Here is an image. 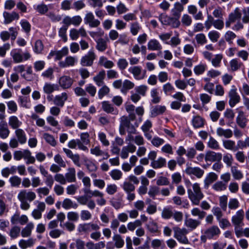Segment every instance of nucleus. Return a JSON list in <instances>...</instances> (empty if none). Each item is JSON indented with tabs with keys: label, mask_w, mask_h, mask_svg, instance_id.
<instances>
[{
	"label": "nucleus",
	"mask_w": 249,
	"mask_h": 249,
	"mask_svg": "<svg viewBox=\"0 0 249 249\" xmlns=\"http://www.w3.org/2000/svg\"><path fill=\"white\" fill-rule=\"evenodd\" d=\"M99 228V226L97 224L88 223L79 224L77 228V231L80 233L88 232L91 231H97Z\"/></svg>",
	"instance_id": "6e6552de"
},
{
	"label": "nucleus",
	"mask_w": 249,
	"mask_h": 249,
	"mask_svg": "<svg viewBox=\"0 0 249 249\" xmlns=\"http://www.w3.org/2000/svg\"><path fill=\"white\" fill-rule=\"evenodd\" d=\"M42 137L45 142L52 146L55 147L56 145L57 142L52 135L48 133H44L43 134Z\"/></svg>",
	"instance_id": "79ce46f5"
},
{
	"label": "nucleus",
	"mask_w": 249,
	"mask_h": 249,
	"mask_svg": "<svg viewBox=\"0 0 249 249\" xmlns=\"http://www.w3.org/2000/svg\"><path fill=\"white\" fill-rule=\"evenodd\" d=\"M226 188V184L222 181H217L212 185V189L217 192L224 191Z\"/></svg>",
	"instance_id": "09e8293b"
},
{
	"label": "nucleus",
	"mask_w": 249,
	"mask_h": 249,
	"mask_svg": "<svg viewBox=\"0 0 249 249\" xmlns=\"http://www.w3.org/2000/svg\"><path fill=\"white\" fill-rule=\"evenodd\" d=\"M148 49L150 51H160L162 49V46L156 39L150 40L147 43Z\"/></svg>",
	"instance_id": "c85d7f7f"
},
{
	"label": "nucleus",
	"mask_w": 249,
	"mask_h": 249,
	"mask_svg": "<svg viewBox=\"0 0 249 249\" xmlns=\"http://www.w3.org/2000/svg\"><path fill=\"white\" fill-rule=\"evenodd\" d=\"M107 48V42L104 39L100 38L96 41V48L98 51L103 52Z\"/></svg>",
	"instance_id": "37998d69"
},
{
	"label": "nucleus",
	"mask_w": 249,
	"mask_h": 249,
	"mask_svg": "<svg viewBox=\"0 0 249 249\" xmlns=\"http://www.w3.org/2000/svg\"><path fill=\"white\" fill-rule=\"evenodd\" d=\"M110 92L109 88L106 85L102 86V88L100 89L98 92V97L102 99L104 96L107 95Z\"/></svg>",
	"instance_id": "680f3d73"
},
{
	"label": "nucleus",
	"mask_w": 249,
	"mask_h": 249,
	"mask_svg": "<svg viewBox=\"0 0 249 249\" xmlns=\"http://www.w3.org/2000/svg\"><path fill=\"white\" fill-rule=\"evenodd\" d=\"M207 69V65L205 64H200L195 66L194 71L196 75H199L203 74Z\"/></svg>",
	"instance_id": "4d7b16f0"
},
{
	"label": "nucleus",
	"mask_w": 249,
	"mask_h": 249,
	"mask_svg": "<svg viewBox=\"0 0 249 249\" xmlns=\"http://www.w3.org/2000/svg\"><path fill=\"white\" fill-rule=\"evenodd\" d=\"M117 65L120 71H124L128 67V62L125 58H121L118 60Z\"/></svg>",
	"instance_id": "bf43d9fd"
},
{
	"label": "nucleus",
	"mask_w": 249,
	"mask_h": 249,
	"mask_svg": "<svg viewBox=\"0 0 249 249\" xmlns=\"http://www.w3.org/2000/svg\"><path fill=\"white\" fill-rule=\"evenodd\" d=\"M150 95L152 98L151 102L154 104H157L160 102V97L159 96V92L157 89H153L150 91Z\"/></svg>",
	"instance_id": "0e129e2a"
},
{
	"label": "nucleus",
	"mask_w": 249,
	"mask_h": 249,
	"mask_svg": "<svg viewBox=\"0 0 249 249\" xmlns=\"http://www.w3.org/2000/svg\"><path fill=\"white\" fill-rule=\"evenodd\" d=\"M216 134L219 137H224L226 139L231 138L233 135V132L230 129H223L218 127L216 129Z\"/></svg>",
	"instance_id": "c756f323"
},
{
	"label": "nucleus",
	"mask_w": 249,
	"mask_h": 249,
	"mask_svg": "<svg viewBox=\"0 0 249 249\" xmlns=\"http://www.w3.org/2000/svg\"><path fill=\"white\" fill-rule=\"evenodd\" d=\"M231 171L233 178L236 180H240L243 178V174L242 172L239 170L236 166H231Z\"/></svg>",
	"instance_id": "a19ab883"
},
{
	"label": "nucleus",
	"mask_w": 249,
	"mask_h": 249,
	"mask_svg": "<svg viewBox=\"0 0 249 249\" xmlns=\"http://www.w3.org/2000/svg\"><path fill=\"white\" fill-rule=\"evenodd\" d=\"M221 233L220 229L217 226L213 225L206 229L200 237L201 241L205 243L207 240H211L219 236Z\"/></svg>",
	"instance_id": "7ed1b4c3"
},
{
	"label": "nucleus",
	"mask_w": 249,
	"mask_h": 249,
	"mask_svg": "<svg viewBox=\"0 0 249 249\" xmlns=\"http://www.w3.org/2000/svg\"><path fill=\"white\" fill-rule=\"evenodd\" d=\"M17 197L20 202V208L23 210L26 211L30 208L29 202L36 199V194L31 190L22 189L19 192Z\"/></svg>",
	"instance_id": "f257e3e1"
},
{
	"label": "nucleus",
	"mask_w": 249,
	"mask_h": 249,
	"mask_svg": "<svg viewBox=\"0 0 249 249\" xmlns=\"http://www.w3.org/2000/svg\"><path fill=\"white\" fill-rule=\"evenodd\" d=\"M84 20L85 23L89 24L91 27H97L100 24V21L95 18L93 14L91 12L87 13Z\"/></svg>",
	"instance_id": "4468645a"
},
{
	"label": "nucleus",
	"mask_w": 249,
	"mask_h": 249,
	"mask_svg": "<svg viewBox=\"0 0 249 249\" xmlns=\"http://www.w3.org/2000/svg\"><path fill=\"white\" fill-rule=\"evenodd\" d=\"M166 110L165 106H157L151 110V115L153 117L163 113Z\"/></svg>",
	"instance_id": "3c124183"
},
{
	"label": "nucleus",
	"mask_w": 249,
	"mask_h": 249,
	"mask_svg": "<svg viewBox=\"0 0 249 249\" xmlns=\"http://www.w3.org/2000/svg\"><path fill=\"white\" fill-rule=\"evenodd\" d=\"M57 85L51 83H45L43 87V92L47 94H50L55 90H58Z\"/></svg>",
	"instance_id": "2f4dec72"
},
{
	"label": "nucleus",
	"mask_w": 249,
	"mask_h": 249,
	"mask_svg": "<svg viewBox=\"0 0 249 249\" xmlns=\"http://www.w3.org/2000/svg\"><path fill=\"white\" fill-rule=\"evenodd\" d=\"M136 150V147L133 144H130L127 146L123 147L120 156L122 159H125L128 158L129 153H133L135 152Z\"/></svg>",
	"instance_id": "a211bd4d"
},
{
	"label": "nucleus",
	"mask_w": 249,
	"mask_h": 249,
	"mask_svg": "<svg viewBox=\"0 0 249 249\" xmlns=\"http://www.w3.org/2000/svg\"><path fill=\"white\" fill-rule=\"evenodd\" d=\"M35 242L36 239L33 238H29L28 240L21 239L18 242V246L22 249H26L33 247Z\"/></svg>",
	"instance_id": "7c9ffc66"
},
{
	"label": "nucleus",
	"mask_w": 249,
	"mask_h": 249,
	"mask_svg": "<svg viewBox=\"0 0 249 249\" xmlns=\"http://www.w3.org/2000/svg\"><path fill=\"white\" fill-rule=\"evenodd\" d=\"M142 27L138 22H132L130 24V31L133 36H136Z\"/></svg>",
	"instance_id": "603ef678"
},
{
	"label": "nucleus",
	"mask_w": 249,
	"mask_h": 249,
	"mask_svg": "<svg viewBox=\"0 0 249 249\" xmlns=\"http://www.w3.org/2000/svg\"><path fill=\"white\" fill-rule=\"evenodd\" d=\"M69 53V49L67 47H63L60 51H51L49 53L47 58L51 59L53 56H55V60H60L63 56H66Z\"/></svg>",
	"instance_id": "9d476101"
},
{
	"label": "nucleus",
	"mask_w": 249,
	"mask_h": 249,
	"mask_svg": "<svg viewBox=\"0 0 249 249\" xmlns=\"http://www.w3.org/2000/svg\"><path fill=\"white\" fill-rule=\"evenodd\" d=\"M73 83V80L69 76L63 75L58 80V84L63 89L70 88Z\"/></svg>",
	"instance_id": "2eb2a0df"
},
{
	"label": "nucleus",
	"mask_w": 249,
	"mask_h": 249,
	"mask_svg": "<svg viewBox=\"0 0 249 249\" xmlns=\"http://www.w3.org/2000/svg\"><path fill=\"white\" fill-rule=\"evenodd\" d=\"M201 222L198 220L193 218H188L185 221V226L190 228L191 230L196 229L200 224Z\"/></svg>",
	"instance_id": "c9c22d12"
},
{
	"label": "nucleus",
	"mask_w": 249,
	"mask_h": 249,
	"mask_svg": "<svg viewBox=\"0 0 249 249\" xmlns=\"http://www.w3.org/2000/svg\"><path fill=\"white\" fill-rule=\"evenodd\" d=\"M77 61L76 57L69 56L65 58L64 61H61L59 62L58 65L61 68H64L70 66H73Z\"/></svg>",
	"instance_id": "412c9836"
},
{
	"label": "nucleus",
	"mask_w": 249,
	"mask_h": 249,
	"mask_svg": "<svg viewBox=\"0 0 249 249\" xmlns=\"http://www.w3.org/2000/svg\"><path fill=\"white\" fill-rule=\"evenodd\" d=\"M98 64L107 69H110L114 66V63L113 61L108 60V59L104 56H101L99 57Z\"/></svg>",
	"instance_id": "bb28decb"
},
{
	"label": "nucleus",
	"mask_w": 249,
	"mask_h": 249,
	"mask_svg": "<svg viewBox=\"0 0 249 249\" xmlns=\"http://www.w3.org/2000/svg\"><path fill=\"white\" fill-rule=\"evenodd\" d=\"M244 213L243 210L238 211L236 214L232 217L231 221L235 226H240L243 225Z\"/></svg>",
	"instance_id": "aec40b11"
},
{
	"label": "nucleus",
	"mask_w": 249,
	"mask_h": 249,
	"mask_svg": "<svg viewBox=\"0 0 249 249\" xmlns=\"http://www.w3.org/2000/svg\"><path fill=\"white\" fill-rule=\"evenodd\" d=\"M121 187L126 193L133 192L135 189V187L134 184L128 180H125L121 185Z\"/></svg>",
	"instance_id": "de8ad7c7"
},
{
	"label": "nucleus",
	"mask_w": 249,
	"mask_h": 249,
	"mask_svg": "<svg viewBox=\"0 0 249 249\" xmlns=\"http://www.w3.org/2000/svg\"><path fill=\"white\" fill-rule=\"evenodd\" d=\"M243 65L237 58L232 59L230 62L231 70L232 71H237Z\"/></svg>",
	"instance_id": "49530a36"
},
{
	"label": "nucleus",
	"mask_w": 249,
	"mask_h": 249,
	"mask_svg": "<svg viewBox=\"0 0 249 249\" xmlns=\"http://www.w3.org/2000/svg\"><path fill=\"white\" fill-rule=\"evenodd\" d=\"M191 214L194 216H198L200 219H202L206 213L198 208H194L191 210Z\"/></svg>",
	"instance_id": "052dcab7"
},
{
	"label": "nucleus",
	"mask_w": 249,
	"mask_h": 249,
	"mask_svg": "<svg viewBox=\"0 0 249 249\" xmlns=\"http://www.w3.org/2000/svg\"><path fill=\"white\" fill-rule=\"evenodd\" d=\"M9 182L12 187H18L21 182V179L17 176H14L10 178Z\"/></svg>",
	"instance_id": "13d9d810"
},
{
	"label": "nucleus",
	"mask_w": 249,
	"mask_h": 249,
	"mask_svg": "<svg viewBox=\"0 0 249 249\" xmlns=\"http://www.w3.org/2000/svg\"><path fill=\"white\" fill-rule=\"evenodd\" d=\"M204 120L200 116H194L192 120V123L194 128L202 127L204 125Z\"/></svg>",
	"instance_id": "58836bf2"
},
{
	"label": "nucleus",
	"mask_w": 249,
	"mask_h": 249,
	"mask_svg": "<svg viewBox=\"0 0 249 249\" xmlns=\"http://www.w3.org/2000/svg\"><path fill=\"white\" fill-rule=\"evenodd\" d=\"M166 159L162 157H159L157 160L151 162V166L154 169L161 168L165 166Z\"/></svg>",
	"instance_id": "e433bc0d"
},
{
	"label": "nucleus",
	"mask_w": 249,
	"mask_h": 249,
	"mask_svg": "<svg viewBox=\"0 0 249 249\" xmlns=\"http://www.w3.org/2000/svg\"><path fill=\"white\" fill-rule=\"evenodd\" d=\"M15 133L16 139L19 142L20 144H23L26 142L27 138L24 130L21 128L16 129Z\"/></svg>",
	"instance_id": "393cba45"
},
{
	"label": "nucleus",
	"mask_w": 249,
	"mask_h": 249,
	"mask_svg": "<svg viewBox=\"0 0 249 249\" xmlns=\"http://www.w3.org/2000/svg\"><path fill=\"white\" fill-rule=\"evenodd\" d=\"M229 97V105L231 107H234L237 104L240 102L241 98L237 92V89L235 86H232L228 92Z\"/></svg>",
	"instance_id": "39448f33"
},
{
	"label": "nucleus",
	"mask_w": 249,
	"mask_h": 249,
	"mask_svg": "<svg viewBox=\"0 0 249 249\" xmlns=\"http://www.w3.org/2000/svg\"><path fill=\"white\" fill-rule=\"evenodd\" d=\"M128 71L136 80H142L145 77L146 71H144L142 73V68L140 66H131L128 68Z\"/></svg>",
	"instance_id": "0eeeda50"
},
{
	"label": "nucleus",
	"mask_w": 249,
	"mask_h": 249,
	"mask_svg": "<svg viewBox=\"0 0 249 249\" xmlns=\"http://www.w3.org/2000/svg\"><path fill=\"white\" fill-rule=\"evenodd\" d=\"M3 17L4 18V23L5 24H8L12 22L15 19H18L19 16L18 13L15 12H12V13H8L4 11L3 13Z\"/></svg>",
	"instance_id": "6ab92c4d"
},
{
	"label": "nucleus",
	"mask_w": 249,
	"mask_h": 249,
	"mask_svg": "<svg viewBox=\"0 0 249 249\" xmlns=\"http://www.w3.org/2000/svg\"><path fill=\"white\" fill-rule=\"evenodd\" d=\"M223 55L221 54L215 55L214 58L211 60L212 65L215 68L219 67Z\"/></svg>",
	"instance_id": "69168bd1"
},
{
	"label": "nucleus",
	"mask_w": 249,
	"mask_h": 249,
	"mask_svg": "<svg viewBox=\"0 0 249 249\" xmlns=\"http://www.w3.org/2000/svg\"><path fill=\"white\" fill-rule=\"evenodd\" d=\"M34 225L33 223H29L21 231V234L23 237H28L31 236Z\"/></svg>",
	"instance_id": "ea45409f"
},
{
	"label": "nucleus",
	"mask_w": 249,
	"mask_h": 249,
	"mask_svg": "<svg viewBox=\"0 0 249 249\" xmlns=\"http://www.w3.org/2000/svg\"><path fill=\"white\" fill-rule=\"evenodd\" d=\"M218 178L217 175L213 172L209 173L204 179V188L208 189L210 185Z\"/></svg>",
	"instance_id": "f3484780"
},
{
	"label": "nucleus",
	"mask_w": 249,
	"mask_h": 249,
	"mask_svg": "<svg viewBox=\"0 0 249 249\" xmlns=\"http://www.w3.org/2000/svg\"><path fill=\"white\" fill-rule=\"evenodd\" d=\"M101 105L102 109L106 113H110L114 115H117L119 114L118 109L108 101H103L102 102Z\"/></svg>",
	"instance_id": "dca6fc26"
},
{
	"label": "nucleus",
	"mask_w": 249,
	"mask_h": 249,
	"mask_svg": "<svg viewBox=\"0 0 249 249\" xmlns=\"http://www.w3.org/2000/svg\"><path fill=\"white\" fill-rule=\"evenodd\" d=\"M209 39L213 42H216L220 37V33L216 31L213 30L208 34Z\"/></svg>",
	"instance_id": "338daca9"
},
{
	"label": "nucleus",
	"mask_w": 249,
	"mask_h": 249,
	"mask_svg": "<svg viewBox=\"0 0 249 249\" xmlns=\"http://www.w3.org/2000/svg\"><path fill=\"white\" fill-rule=\"evenodd\" d=\"M62 207L66 210L77 209L78 205L70 198H65L62 202Z\"/></svg>",
	"instance_id": "473e14b6"
},
{
	"label": "nucleus",
	"mask_w": 249,
	"mask_h": 249,
	"mask_svg": "<svg viewBox=\"0 0 249 249\" xmlns=\"http://www.w3.org/2000/svg\"><path fill=\"white\" fill-rule=\"evenodd\" d=\"M28 150V149H25L23 151L16 150L14 151L13 153L14 160L17 161H19L22 158L24 159L26 157Z\"/></svg>",
	"instance_id": "a18cd8bd"
},
{
	"label": "nucleus",
	"mask_w": 249,
	"mask_h": 249,
	"mask_svg": "<svg viewBox=\"0 0 249 249\" xmlns=\"http://www.w3.org/2000/svg\"><path fill=\"white\" fill-rule=\"evenodd\" d=\"M223 147L227 150L235 151L237 150V145L236 146L234 141L231 140L222 141Z\"/></svg>",
	"instance_id": "4c0bfd02"
},
{
	"label": "nucleus",
	"mask_w": 249,
	"mask_h": 249,
	"mask_svg": "<svg viewBox=\"0 0 249 249\" xmlns=\"http://www.w3.org/2000/svg\"><path fill=\"white\" fill-rule=\"evenodd\" d=\"M222 155L221 153L215 152L213 151H208L205 153L206 162L221 161Z\"/></svg>",
	"instance_id": "9b49d317"
},
{
	"label": "nucleus",
	"mask_w": 249,
	"mask_h": 249,
	"mask_svg": "<svg viewBox=\"0 0 249 249\" xmlns=\"http://www.w3.org/2000/svg\"><path fill=\"white\" fill-rule=\"evenodd\" d=\"M96 58V54L93 51H89L88 53L82 57L80 59V64L84 67H90L93 64Z\"/></svg>",
	"instance_id": "423d86ee"
},
{
	"label": "nucleus",
	"mask_w": 249,
	"mask_h": 249,
	"mask_svg": "<svg viewBox=\"0 0 249 249\" xmlns=\"http://www.w3.org/2000/svg\"><path fill=\"white\" fill-rule=\"evenodd\" d=\"M75 247L77 249H84L85 247V243L80 239H77L75 242L71 243L70 245V249H74Z\"/></svg>",
	"instance_id": "6e6d98bb"
},
{
	"label": "nucleus",
	"mask_w": 249,
	"mask_h": 249,
	"mask_svg": "<svg viewBox=\"0 0 249 249\" xmlns=\"http://www.w3.org/2000/svg\"><path fill=\"white\" fill-rule=\"evenodd\" d=\"M187 193L188 198L192 203L195 205H198L200 201L204 197V195L198 183H195L192 185V189L188 188Z\"/></svg>",
	"instance_id": "f03ea898"
},
{
	"label": "nucleus",
	"mask_w": 249,
	"mask_h": 249,
	"mask_svg": "<svg viewBox=\"0 0 249 249\" xmlns=\"http://www.w3.org/2000/svg\"><path fill=\"white\" fill-rule=\"evenodd\" d=\"M106 76V71L103 70L100 71L95 76L93 77V80L98 87H101L105 84L104 80Z\"/></svg>",
	"instance_id": "5701e85b"
},
{
	"label": "nucleus",
	"mask_w": 249,
	"mask_h": 249,
	"mask_svg": "<svg viewBox=\"0 0 249 249\" xmlns=\"http://www.w3.org/2000/svg\"><path fill=\"white\" fill-rule=\"evenodd\" d=\"M20 231V227L15 226L10 230L9 235L13 239L16 238L19 235Z\"/></svg>",
	"instance_id": "774afa93"
},
{
	"label": "nucleus",
	"mask_w": 249,
	"mask_h": 249,
	"mask_svg": "<svg viewBox=\"0 0 249 249\" xmlns=\"http://www.w3.org/2000/svg\"><path fill=\"white\" fill-rule=\"evenodd\" d=\"M8 124L11 128L17 129L22 125V123L17 116L13 115L10 116L8 119Z\"/></svg>",
	"instance_id": "4be33fe9"
},
{
	"label": "nucleus",
	"mask_w": 249,
	"mask_h": 249,
	"mask_svg": "<svg viewBox=\"0 0 249 249\" xmlns=\"http://www.w3.org/2000/svg\"><path fill=\"white\" fill-rule=\"evenodd\" d=\"M90 151L91 154L97 157L102 156L103 160H107L109 157L108 153L102 150L99 146L91 148Z\"/></svg>",
	"instance_id": "b1692460"
},
{
	"label": "nucleus",
	"mask_w": 249,
	"mask_h": 249,
	"mask_svg": "<svg viewBox=\"0 0 249 249\" xmlns=\"http://www.w3.org/2000/svg\"><path fill=\"white\" fill-rule=\"evenodd\" d=\"M109 175L113 180H118L122 178L123 173L119 169H113L110 172Z\"/></svg>",
	"instance_id": "5fc2aeb1"
},
{
	"label": "nucleus",
	"mask_w": 249,
	"mask_h": 249,
	"mask_svg": "<svg viewBox=\"0 0 249 249\" xmlns=\"http://www.w3.org/2000/svg\"><path fill=\"white\" fill-rule=\"evenodd\" d=\"M241 16L242 14L240 12L239 8H236L233 12L229 14L228 18L225 22L226 27L229 28L231 23L234 22L237 20L240 19L241 18Z\"/></svg>",
	"instance_id": "1a4fd4ad"
},
{
	"label": "nucleus",
	"mask_w": 249,
	"mask_h": 249,
	"mask_svg": "<svg viewBox=\"0 0 249 249\" xmlns=\"http://www.w3.org/2000/svg\"><path fill=\"white\" fill-rule=\"evenodd\" d=\"M185 172L188 175H194L198 178H201L204 174V171L198 167L187 166Z\"/></svg>",
	"instance_id": "f8f14e48"
},
{
	"label": "nucleus",
	"mask_w": 249,
	"mask_h": 249,
	"mask_svg": "<svg viewBox=\"0 0 249 249\" xmlns=\"http://www.w3.org/2000/svg\"><path fill=\"white\" fill-rule=\"evenodd\" d=\"M75 172V170L73 167L69 168L68 169V172L65 175L67 182L71 183L76 181Z\"/></svg>",
	"instance_id": "f704fd0d"
},
{
	"label": "nucleus",
	"mask_w": 249,
	"mask_h": 249,
	"mask_svg": "<svg viewBox=\"0 0 249 249\" xmlns=\"http://www.w3.org/2000/svg\"><path fill=\"white\" fill-rule=\"evenodd\" d=\"M11 55L15 63H20L23 61L22 55L18 51L13 50L11 52Z\"/></svg>",
	"instance_id": "8fccbe9b"
},
{
	"label": "nucleus",
	"mask_w": 249,
	"mask_h": 249,
	"mask_svg": "<svg viewBox=\"0 0 249 249\" xmlns=\"http://www.w3.org/2000/svg\"><path fill=\"white\" fill-rule=\"evenodd\" d=\"M112 239L115 243V246L118 249L122 248L124 245V241L122 236L119 234H114Z\"/></svg>",
	"instance_id": "c03bdc74"
},
{
	"label": "nucleus",
	"mask_w": 249,
	"mask_h": 249,
	"mask_svg": "<svg viewBox=\"0 0 249 249\" xmlns=\"http://www.w3.org/2000/svg\"><path fill=\"white\" fill-rule=\"evenodd\" d=\"M10 130L7 124L4 121L0 122V137L2 139H5L9 136Z\"/></svg>",
	"instance_id": "a878e982"
},
{
	"label": "nucleus",
	"mask_w": 249,
	"mask_h": 249,
	"mask_svg": "<svg viewBox=\"0 0 249 249\" xmlns=\"http://www.w3.org/2000/svg\"><path fill=\"white\" fill-rule=\"evenodd\" d=\"M247 119L246 118L244 112L243 111H239L236 118V123L241 128H244L246 126Z\"/></svg>",
	"instance_id": "72a5a7b5"
},
{
	"label": "nucleus",
	"mask_w": 249,
	"mask_h": 249,
	"mask_svg": "<svg viewBox=\"0 0 249 249\" xmlns=\"http://www.w3.org/2000/svg\"><path fill=\"white\" fill-rule=\"evenodd\" d=\"M183 10V5L179 2H176L174 4V7L171 10V13L174 17L178 18Z\"/></svg>",
	"instance_id": "cd10ccee"
},
{
	"label": "nucleus",
	"mask_w": 249,
	"mask_h": 249,
	"mask_svg": "<svg viewBox=\"0 0 249 249\" xmlns=\"http://www.w3.org/2000/svg\"><path fill=\"white\" fill-rule=\"evenodd\" d=\"M173 231L174 236L179 242L183 244L189 243V240L186 236L188 231L186 229L184 228L181 229L176 226L173 228Z\"/></svg>",
	"instance_id": "20e7f679"
},
{
	"label": "nucleus",
	"mask_w": 249,
	"mask_h": 249,
	"mask_svg": "<svg viewBox=\"0 0 249 249\" xmlns=\"http://www.w3.org/2000/svg\"><path fill=\"white\" fill-rule=\"evenodd\" d=\"M9 113H14L18 110V106L14 101H10L6 103Z\"/></svg>",
	"instance_id": "e2e57ef3"
},
{
	"label": "nucleus",
	"mask_w": 249,
	"mask_h": 249,
	"mask_svg": "<svg viewBox=\"0 0 249 249\" xmlns=\"http://www.w3.org/2000/svg\"><path fill=\"white\" fill-rule=\"evenodd\" d=\"M208 146L213 150H218L220 148L218 142L213 137H210L207 142Z\"/></svg>",
	"instance_id": "864d4df0"
},
{
	"label": "nucleus",
	"mask_w": 249,
	"mask_h": 249,
	"mask_svg": "<svg viewBox=\"0 0 249 249\" xmlns=\"http://www.w3.org/2000/svg\"><path fill=\"white\" fill-rule=\"evenodd\" d=\"M68 99V93L66 92H63L60 94L55 95L53 100V102L55 106L62 107Z\"/></svg>",
	"instance_id": "ddd939ff"
}]
</instances>
